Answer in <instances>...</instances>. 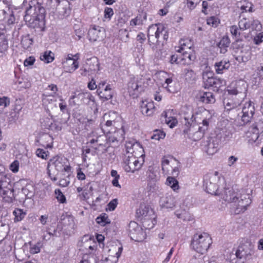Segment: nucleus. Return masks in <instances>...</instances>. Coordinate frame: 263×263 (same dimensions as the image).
I'll return each instance as SVG.
<instances>
[{"mask_svg": "<svg viewBox=\"0 0 263 263\" xmlns=\"http://www.w3.org/2000/svg\"><path fill=\"white\" fill-rule=\"evenodd\" d=\"M184 77L187 82L193 81L195 80L196 74L192 69H185L184 70Z\"/></svg>", "mask_w": 263, "mask_h": 263, "instance_id": "79ce46f5", "label": "nucleus"}, {"mask_svg": "<svg viewBox=\"0 0 263 263\" xmlns=\"http://www.w3.org/2000/svg\"><path fill=\"white\" fill-rule=\"evenodd\" d=\"M96 257L92 254H85L83 255L79 263H97Z\"/></svg>", "mask_w": 263, "mask_h": 263, "instance_id": "c03bdc74", "label": "nucleus"}, {"mask_svg": "<svg viewBox=\"0 0 263 263\" xmlns=\"http://www.w3.org/2000/svg\"><path fill=\"white\" fill-rule=\"evenodd\" d=\"M8 47V41L5 35L3 34H0V52L3 53L6 51Z\"/></svg>", "mask_w": 263, "mask_h": 263, "instance_id": "49530a36", "label": "nucleus"}, {"mask_svg": "<svg viewBox=\"0 0 263 263\" xmlns=\"http://www.w3.org/2000/svg\"><path fill=\"white\" fill-rule=\"evenodd\" d=\"M137 214L139 217H141L144 227L147 226V223L151 220L153 222L152 218L151 217L153 214V211L148 206L141 205L137 211Z\"/></svg>", "mask_w": 263, "mask_h": 263, "instance_id": "a211bd4d", "label": "nucleus"}, {"mask_svg": "<svg viewBox=\"0 0 263 263\" xmlns=\"http://www.w3.org/2000/svg\"><path fill=\"white\" fill-rule=\"evenodd\" d=\"M202 79L205 87H212L214 90H218L219 88L225 84V82L213 76L211 71H204L202 73Z\"/></svg>", "mask_w": 263, "mask_h": 263, "instance_id": "9d476101", "label": "nucleus"}, {"mask_svg": "<svg viewBox=\"0 0 263 263\" xmlns=\"http://www.w3.org/2000/svg\"><path fill=\"white\" fill-rule=\"evenodd\" d=\"M172 78H167L165 79V82L163 84L162 86L164 88H165L167 91L170 92H173V90L171 88V86L169 85L172 83Z\"/></svg>", "mask_w": 263, "mask_h": 263, "instance_id": "bf43d9fd", "label": "nucleus"}, {"mask_svg": "<svg viewBox=\"0 0 263 263\" xmlns=\"http://www.w3.org/2000/svg\"><path fill=\"white\" fill-rule=\"evenodd\" d=\"M240 31L239 28H238L236 25L232 26L230 28L231 34L235 36H237V35H240Z\"/></svg>", "mask_w": 263, "mask_h": 263, "instance_id": "774afa93", "label": "nucleus"}, {"mask_svg": "<svg viewBox=\"0 0 263 263\" xmlns=\"http://www.w3.org/2000/svg\"><path fill=\"white\" fill-rule=\"evenodd\" d=\"M78 59V54H68L67 57L63 60V67L66 72L71 73L78 68L79 63L77 61Z\"/></svg>", "mask_w": 263, "mask_h": 263, "instance_id": "4468645a", "label": "nucleus"}, {"mask_svg": "<svg viewBox=\"0 0 263 263\" xmlns=\"http://www.w3.org/2000/svg\"><path fill=\"white\" fill-rule=\"evenodd\" d=\"M168 36V31L164 25L162 24H158V32L157 33H156L157 42H159V39H161L164 41L167 40Z\"/></svg>", "mask_w": 263, "mask_h": 263, "instance_id": "cd10ccee", "label": "nucleus"}, {"mask_svg": "<svg viewBox=\"0 0 263 263\" xmlns=\"http://www.w3.org/2000/svg\"><path fill=\"white\" fill-rule=\"evenodd\" d=\"M160 204L162 207L167 209L173 208L176 204L175 198L172 195L167 194L161 198Z\"/></svg>", "mask_w": 263, "mask_h": 263, "instance_id": "412c9836", "label": "nucleus"}, {"mask_svg": "<svg viewBox=\"0 0 263 263\" xmlns=\"http://www.w3.org/2000/svg\"><path fill=\"white\" fill-rule=\"evenodd\" d=\"M96 144L93 146V147L96 150L106 152L108 147V141L107 137L104 135H99L97 137V139L95 140Z\"/></svg>", "mask_w": 263, "mask_h": 263, "instance_id": "aec40b11", "label": "nucleus"}, {"mask_svg": "<svg viewBox=\"0 0 263 263\" xmlns=\"http://www.w3.org/2000/svg\"><path fill=\"white\" fill-rule=\"evenodd\" d=\"M220 145H221V144L214 137L213 139L209 141L207 145V153L210 155L214 154L217 152Z\"/></svg>", "mask_w": 263, "mask_h": 263, "instance_id": "bb28decb", "label": "nucleus"}, {"mask_svg": "<svg viewBox=\"0 0 263 263\" xmlns=\"http://www.w3.org/2000/svg\"><path fill=\"white\" fill-rule=\"evenodd\" d=\"M118 204V201L117 199H114L111 200L107 205V208L106 210H108L109 211H112L115 210Z\"/></svg>", "mask_w": 263, "mask_h": 263, "instance_id": "13d9d810", "label": "nucleus"}, {"mask_svg": "<svg viewBox=\"0 0 263 263\" xmlns=\"http://www.w3.org/2000/svg\"><path fill=\"white\" fill-rule=\"evenodd\" d=\"M97 137H99L96 132H92L88 136V143H89L91 144H95L96 143V140L97 139Z\"/></svg>", "mask_w": 263, "mask_h": 263, "instance_id": "052dcab7", "label": "nucleus"}, {"mask_svg": "<svg viewBox=\"0 0 263 263\" xmlns=\"http://www.w3.org/2000/svg\"><path fill=\"white\" fill-rule=\"evenodd\" d=\"M45 9L39 0H31L29 2L24 16L25 21L30 24L42 22L45 18Z\"/></svg>", "mask_w": 263, "mask_h": 263, "instance_id": "7ed1b4c3", "label": "nucleus"}, {"mask_svg": "<svg viewBox=\"0 0 263 263\" xmlns=\"http://www.w3.org/2000/svg\"><path fill=\"white\" fill-rule=\"evenodd\" d=\"M147 176L148 180L153 182L157 181L159 178L158 172L152 167H149L147 172Z\"/></svg>", "mask_w": 263, "mask_h": 263, "instance_id": "f704fd0d", "label": "nucleus"}, {"mask_svg": "<svg viewBox=\"0 0 263 263\" xmlns=\"http://www.w3.org/2000/svg\"><path fill=\"white\" fill-rule=\"evenodd\" d=\"M63 226L72 228L74 226V219L72 217L66 216L62 219Z\"/></svg>", "mask_w": 263, "mask_h": 263, "instance_id": "8fccbe9b", "label": "nucleus"}, {"mask_svg": "<svg viewBox=\"0 0 263 263\" xmlns=\"http://www.w3.org/2000/svg\"><path fill=\"white\" fill-rule=\"evenodd\" d=\"M32 43L33 40L29 35H26L22 37L21 44L25 49L29 48Z\"/></svg>", "mask_w": 263, "mask_h": 263, "instance_id": "a18cd8bd", "label": "nucleus"}, {"mask_svg": "<svg viewBox=\"0 0 263 263\" xmlns=\"http://www.w3.org/2000/svg\"><path fill=\"white\" fill-rule=\"evenodd\" d=\"M91 96L89 92H81L79 93L77 95H75L71 97L70 100L77 99L78 100V103H87L90 99Z\"/></svg>", "mask_w": 263, "mask_h": 263, "instance_id": "7c9ffc66", "label": "nucleus"}, {"mask_svg": "<svg viewBox=\"0 0 263 263\" xmlns=\"http://www.w3.org/2000/svg\"><path fill=\"white\" fill-rule=\"evenodd\" d=\"M200 101L206 104H212L215 102V99L213 93L205 92L200 96Z\"/></svg>", "mask_w": 263, "mask_h": 263, "instance_id": "473e14b6", "label": "nucleus"}, {"mask_svg": "<svg viewBox=\"0 0 263 263\" xmlns=\"http://www.w3.org/2000/svg\"><path fill=\"white\" fill-rule=\"evenodd\" d=\"M230 43V41L228 37H223L221 39L218 45L221 53L224 54L228 51V48L229 47Z\"/></svg>", "mask_w": 263, "mask_h": 263, "instance_id": "72a5a7b5", "label": "nucleus"}, {"mask_svg": "<svg viewBox=\"0 0 263 263\" xmlns=\"http://www.w3.org/2000/svg\"><path fill=\"white\" fill-rule=\"evenodd\" d=\"M35 154L38 157L45 160L47 159L49 155V152L48 151H45L41 148L37 149Z\"/></svg>", "mask_w": 263, "mask_h": 263, "instance_id": "5fc2aeb1", "label": "nucleus"}, {"mask_svg": "<svg viewBox=\"0 0 263 263\" xmlns=\"http://www.w3.org/2000/svg\"><path fill=\"white\" fill-rule=\"evenodd\" d=\"M98 95L104 100H108L112 98L113 95V91L109 84H107L105 88L98 93Z\"/></svg>", "mask_w": 263, "mask_h": 263, "instance_id": "c85d7f7f", "label": "nucleus"}, {"mask_svg": "<svg viewBox=\"0 0 263 263\" xmlns=\"http://www.w3.org/2000/svg\"><path fill=\"white\" fill-rule=\"evenodd\" d=\"M176 216L183 220H190V216L189 214L185 210L176 211L175 213Z\"/></svg>", "mask_w": 263, "mask_h": 263, "instance_id": "09e8293b", "label": "nucleus"}, {"mask_svg": "<svg viewBox=\"0 0 263 263\" xmlns=\"http://www.w3.org/2000/svg\"><path fill=\"white\" fill-rule=\"evenodd\" d=\"M117 122L115 121L107 120L104 123H101V127L104 134H111L116 133V129H117Z\"/></svg>", "mask_w": 263, "mask_h": 263, "instance_id": "5701e85b", "label": "nucleus"}, {"mask_svg": "<svg viewBox=\"0 0 263 263\" xmlns=\"http://www.w3.org/2000/svg\"><path fill=\"white\" fill-rule=\"evenodd\" d=\"M13 214L15 216V221H19L23 219L26 213L22 210L17 209L13 211Z\"/></svg>", "mask_w": 263, "mask_h": 263, "instance_id": "603ef678", "label": "nucleus"}, {"mask_svg": "<svg viewBox=\"0 0 263 263\" xmlns=\"http://www.w3.org/2000/svg\"><path fill=\"white\" fill-rule=\"evenodd\" d=\"M35 60L34 57L30 56L27 59H25V60L24 62V64L25 66H29L32 65Z\"/></svg>", "mask_w": 263, "mask_h": 263, "instance_id": "338daca9", "label": "nucleus"}, {"mask_svg": "<svg viewBox=\"0 0 263 263\" xmlns=\"http://www.w3.org/2000/svg\"><path fill=\"white\" fill-rule=\"evenodd\" d=\"M52 97H53V95L49 96L44 94L43 95L42 99L43 104L48 106V104H51L52 102L54 103L55 102V100L53 99Z\"/></svg>", "mask_w": 263, "mask_h": 263, "instance_id": "6e6d98bb", "label": "nucleus"}, {"mask_svg": "<svg viewBox=\"0 0 263 263\" xmlns=\"http://www.w3.org/2000/svg\"><path fill=\"white\" fill-rule=\"evenodd\" d=\"M218 173L215 172L214 174H207L203 178V187L204 190L208 193L217 196L219 194L218 182L219 181Z\"/></svg>", "mask_w": 263, "mask_h": 263, "instance_id": "423d86ee", "label": "nucleus"}, {"mask_svg": "<svg viewBox=\"0 0 263 263\" xmlns=\"http://www.w3.org/2000/svg\"><path fill=\"white\" fill-rule=\"evenodd\" d=\"M254 253L253 250L251 248L250 246L247 245H242L239 246L236 252V255L237 258L240 259L247 258L249 256L252 255Z\"/></svg>", "mask_w": 263, "mask_h": 263, "instance_id": "4be33fe9", "label": "nucleus"}, {"mask_svg": "<svg viewBox=\"0 0 263 263\" xmlns=\"http://www.w3.org/2000/svg\"><path fill=\"white\" fill-rule=\"evenodd\" d=\"M67 160L63 157L58 156H55L50 159L47 165L48 174L51 179L53 181L57 180V174L59 172L64 171L69 174L71 167L65 165ZM69 174L68 175L69 176Z\"/></svg>", "mask_w": 263, "mask_h": 263, "instance_id": "20e7f679", "label": "nucleus"}, {"mask_svg": "<svg viewBox=\"0 0 263 263\" xmlns=\"http://www.w3.org/2000/svg\"><path fill=\"white\" fill-rule=\"evenodd\" d=\"M246 91L245 83L241 85L239 83H238L236 87H229L228 89V93L232 96L231 98L224 100L225 109L227 110H231L238 107L246 97Z\"/></svg>", "mask_w": 263, "mask_h": 263, "instance_id": "f03ea898", "label": "nucleus"}, {"mask_svg": "<svg viewBox=\"0 0 263 263\" xmlns=\"http://www.w3.org/2000/svg\"><path fill=\"white\" fill-rule=\"evenodd\" d=\"M123 166L125 172L134 173L141 167L142 163L139 162L138 158L132 154V152L127 151L123 160Z\"/></svg>", "mask_w": 263, "mask_h": 263, "instance_id": "1a4fd4ad", "label": "nucleus"}, {"mask_svg": "<svg viewBox=\"0 0 263 263\" xmlns=\"http://www.w3.org/2000/svg\"><path fill=\"white\" fill-rule=\"evenodd\" d=\"M212 243V238L206 233L196 234L194 235L191 243L192 248L197 252L203 254Z\"/></svg>", "mask_w": 263, "mask_h": 263, "instance_id": "39448f33", "label": "nucleus"}, {"mask_svg": "<svg viewBox=\"0 0 263 263\" xmlns=\"http://www.w3.org/2000/svg\"><path fill=\"white\" fill-rule=\"evenodd\" d=\"M41 245L40 242L30 247V252L32 254H36L40 252Z\"/></svg>", "mask_w": 263, "mask_h": 263, "instance_id": "680f3d73", "label": "nucleus"}, {"mask_svg": "<svg viewBox=\"0 0 263 263\" xmlns=\"http://www.w3.org/2000/svg\"><path fill=\"white\" fill-rule=\"evenodd\" d=\"M213 110H204L200 117L202 119L201 122H198L197 126L195 130L198 129L194 135V140L195 141L198 140L203 137L204 132L208 130L209 126V122L214 115Z\"/></svg>", "mask_w": 263, "mask_h": 263, "instance_id": "0eeeda50", "label": "nucleus"}, {"mask_svg": "<svg viewBox=\"0 0 263 263\" xmlns=\"http://www.w3.org/2000/svg\"><path fill=\"white\" fill-rule=\"evenodd\" d=\"M238 26L240 30H246L251 27L250 21L246 18H242L238 22Z\"/></svg>", "mask_w": 263, "mask_h": 263, "instance_id": "37998d69", "label": "nucleus"}, {"mask_svg": "<svg viewBox=\"0 0 263 263\" xmlns=\"http://www.w3.org/2000/svg\"><path fill=\"white\" fill-rule=\"evenodd\" d=\"M234 132L230 127L217 129L216 130V136L214 138L221 144L228 143L233 138Z\"/></svg>", "mask_w": 263, "mask_h": 263, "instance_id": "f8f14e48", "label": "nucleus"}, {"mask_svg": "<svg viewBox=\"0 0 263 263\" xmlns=\"http://www.w3.org/2000/svg\"><path fill=\"white\" fill-rule=\"evenodd\" d=\"M207 24L213 27H216L219 23V21L215 16H211L207 18Z\"/></svg>", "mask_w": 263, "mask_h": 263, "instance_id": "4d7b16f0", "label": "nucleus"}, {"mask_svg": "<svg viewBox=\"0 0 263 263\" xmlns=\"http://www.w3.org/2000/svg\"><path fill=\"white\" fill-rule=\"evenodd\" d=\"M146 16L145 14H140L130 21V26H135L143 24L144 21L146 20Z\"/></svg>", "mask_w": 263, "mask_h": 263, "instance_id": "4c0bfd02", "label": "nucleus"}, {"mask_svg": "<svg viewBox=\"0 0 263 263\" xmlns=\"http://www.w3.org/2000/svg\"><path fill=\"white\" fill-rule=\"evenodd\" d=\"M165 136V134L164 132L160 130H156L154 132L153 135L151 136V138L152 139L159 141L161 139L164 138Z\"/></svg>", "mask_w": 263, "mask_h": 263, "instance_id": "3c124183", "label": "nucleus"}, {"mask_svg": "<svg viewBox=\"0 0 263 263\" xmlns=\"http://www.w3.org/2000/svg\"><path fill=\"white\" fill-rule=\"evenodd\" d=\"M62 0H48L47 4L51 8H56Z\"/></svg>", "mask_w": 263, "mask_h": 263, "instance_id": "0e129e2a", "label": "nucleus"}, {"mask_svg": "<svg viewBox=\"0 0 263 263\" xmlns=\"http://www.w3.org/2000/svg\"><path fill=\"white\" fill-rule=\"evenodd\" d=\"M117 122L115 121L107 120L104 123H101V127L104 134H111L116 133V129H117Z\"/></svg>", "mask_w": 263, "mask_h": 263, "instance_id": "b1692460", "label": "nucleus"}, {"mask_svg": "<svg viewBox=\"0 0 263 263\" xmlns=\"http://www.w3.org/2000/svg\"><path fill=\"white\" fill-rule=\"evenodd\" d=\"M158 32V24H153L150 26L148 29L147 37L149 45L157 43L156 33Z\"/></svg>", "mask_w": 263, "mask_h": 263, "instance_id": "a878e982", "label": "nucleus"}, {"mask_svg": "<svg viewBox=\"0 0 263 263\" xmlns=\"http://www.w3.org/2000/svg\"><path fill=\"white\" fill-rule=\"evenodd\" d=\"M178 49H176V51L179 53L180 59H179V61L180 65H188L191 64L194 61L195 56L193 53L186 51V49L190 50V47H186L184 43L180 42V46L178 47Z\"/></svg>", "mask_w": 263, "mask_h": 263, "instance_id": "9b49d317", "label": "nucleus"}, {"mask_svg": "<svg viewBox=\"0 0 263 263\" xmlns=\"http://www.w3.org/2000/svg\"><path fill=\"white\" fill-rule=\"evenodd\" d=\"M230 66L228 61L222 60L216 62L214 65L215 70L217 73L221 74L223 73L224 70L228 69Z\"/></svg>", "mask_w": 263, "mask_h": 263, "instance_id": "c756f323", "label": "nucleus"}, {"mask_svg": "<svg viewBox=\"0 0 263 263\" xmlns=\"http://www.w3.org/2000/svg\"><path fill=\"white\" fill-rule=\"evenodd\" d=\"M93 184L92 182H89L85 187V189L84 192L82 193L83 197L84 199H87L89 198V195L92 194V192L93 191Z\"/></svg>", "mask_w": 263, "mask_h": 263, "instance_id": "de8ad7c7", "label": "nucleus"}, {"mask_svg": "<svg viewBox=\"0 0 263 263\" xmlns=\"http://www.w3.org/2000/svg\"><path fill=\"white\" fill-rule=\"evenodd\" d=\"M117 133H119L120 135L115 136L114 134H113V135L109 137L108 140L110 142H114L115 141H121L124 139L125 132L122 126L120 128H119L117 130Z\"/></svg>", "mask_w": 263, "mask_h": 263, "instance_id": "e433bc0d", "label": "nucleus"}, {"mask_svg": "<svg viewBox=\"0 0 263 263\" xmlns=\"http://www.w3.org/2000/svg\"><path fill=\"white\" fill-rule=\"evenodd\" d=\"M19 162L16 160L12 162L10 165V170L13 173H17L18 171Z\"/></svg>", "mask_w": 263, "mask_h": 263, "instance_id": "69168bd1", "label": "nucleus"}, {"mask_svg": "<svg viewBox=\"0 0 263 263\" xmlns=\"http://www.w3.org/2000/svg\"><path fill=\"white\" fill-rule=\"evenodd\" d=\"M54 59V54L51 51H46L40 55V59L46 63H51Z\"/></svg>", "mask_w": 263, "mask_h": 263, "instance_id": "a19ab883", "label": "nucleus"}, {"mask_svg": "<svg viewBox=\"0 0 263 263\" xmlns=\"http://www.w3.org/2000/svg\"><path fill=\"white\" fill-rule=\"evenodd\" d=\"M145 79L142 77L132 79L128 84V90L130 95L134 96L143 90Z\"/></svg>", "mask_w": 263, "mask_h": 263, "instance_id": "2eb2a0df", "label": "nucleus"}, {"mask_svg": "<svg viewBox=\"0 0 263 263\" xmlns=\"http://www.w3.org/2000/svg\"><path fill=\"white\" fill-rule=\"evenodd\" d=\"M162 116L164 117V122L170 128H173L177 125L178 123L177 119L173 117H167V112L164 111L162 114Z\"/></svg>", "mask_w": 263, "mask_h": 263, "instance_id": "c9c22d12", "label": "nucleus"}, {"mask_svg": "<svg viewBox=\"0 0 263 263\" xmlns=\"http://www.w3.org/2000/svg\"><path fill=\"white\" fill-rule=\"evenodd\" d=\"M176 177L168 176L166 180V184L170 186L173 191H176L179 188V182L175 179Z\"/></svg>", "mask_w": 263, "mask_h": 263, "instance_id": "58836bf2", "label": "nucleus"}, {"mask_svg": "<svg viewBox=\"0 0 263 263\" xmlns=\"http://www.w3.org/2000/svg\"><path fill=\"white\" fill-rule=\"evenodd\" d=\"M251 27L252 30H260L261 29V24L257 20H253L252 22Z\"/></svg>", "mask_w": 263, "mask_h": 263, "instance_id": "e2e57ef3", "label": "nucleus"}, {"mask_svg": "<svg viewBox=\"0 0 263 263\" xmlns=\"http://www.w3.org/2000/svg\"><path fill=\"white\" fill-rule=\"evenodd\" d=\"M88 36L92 42L101 41L105 36V29L99 26H91L88 30Z\"/></svg>", "mask_w": 263, "mask_h": 263, "instance_id": "dca6fc26", "label": "nucleus"}, {"mask_svg": "<svg viewBox=\"0 0 263 263\" xmlns=\"http://www.w3.org/2000/svg\"><path fill=\"white\" fill-rule=\"evenodd\" d=\"M129 235L133 240L140 241L144 237L142 229L135 221H130L128 226Z\"/></svg>", "mask_w": 263, "mask_h": 263, "instance_id": "ddd939ff", "label": "nucleus"}, {"mask_svg": "<svg viewBox=\"0 0 263 263\" xmlns=\"http://www.w3.org/2000/svg\"><path fill=\"white\" fill-rule=\"evenodd\" d=\"M161 165L162 171L166 174L174 177H177L181 167L179 161L172 156H164L162 158Z\"/></svg>", "mask_w": 263, "mask_h": 263, "instance_id": "6e6552de", "label": "nucleus"}, {"mask_svg": "<svg viewBox=\"0 0 263 263\" xmlns=\"http://www.w3.org/2000/svg\"><path fill=\"white\" fill-rule=\"evenodd\" d=\"M251 59V52L248 49H243L240 54L237 55L235 59L239 62H247Z\"/></svg>", "mask_w": 263, "mask_h": 263, "instance_id": "2f4dec72", "label": "nucleus"}, {"mask_svg": "<svg viewBox=\"0 0 263 263\" xmlns=\"http://www.w3.org/2000/svg\"><path fill=\"white\" fill-rule=\"evenodd\" d=\"M217 196H220L226 203H234L237 209H240L239 212L246 210L251 202L249 194L244 190L238 192L233 187H227L220 191L219 194Z\"/></svg>", "mask_w": 263, "mask_h": 263, "instance_id": "f257e3e1", "label": "nucleus"}, {"mask_svg": "<svg viewBox=\"0 0 263 263\" xmlns=\"http://www.w3.org/2000/svg\"><path fill=\"white\" fill-rule=\"evenodd\" d=\"M254 105L252 104L250 101L244 104L242 108V115L241 116V121L244 124L250 121L254 114Z\"/></svg>", "mask_w": 263, "mask_h": 263, "instance_id": "f3484780", "label": "nucleus"}, {"mask_svg": "<svg viewBox=\"0 0 263 263\" xmlns=\"http://www.w3.org/2000/svg\"><path fill=\"white\" fill-rule=\"evenodd\" d=\"M87 65L89 66L88 70L96 71L99 70V62L96 58H93L87 60Z\"/></svg>", "mask_w": 263, "mask_h": 263, "instance_id": "ea45409f", "label": "nucleus"}, {"mask_svg": "<svg viewBox=\"0 0 263 263\" xmlns=\"http://www.w3.org/2000/svg\"><path fill=\"white\" fill-rule=\"evenodd\" d=\"M196 118L194 117L192 110L187 111V114L183 117L182 123L186 127L187 129L194 128L193 130H195V128L197 127L196 124L197 123Z\"/></svg>", "mask_w": 263, "mask_h": 263, "instance_id": "6ab92c4d", "label": "nucleus"}, {"mask_svg": "<svg viewBox=\"0 0 263 263\" xmlns=\"http://www.w3.org/2000/svg\"><path fill=\"white\" fill-rule=\"evenodd\" d=\"M140 107L141 111L143 115L151 116L154 112L155 106L152 102H148L146 101H143L141 102Z\"/></svg>", "mask_w": 263, "mask_h": 263, "instance_id": "393cba45", "label": "nucleus"}, {"mask_svg": "<svg viewBox=\"0 0 263 263\" xmlns=\"http://www.w3.org/2000/svg\"><path fill=\"white\" fill-rule=\"evenodd\" d=\"M55 197L57 200L61 203H64L66 202L65 196L63 195L60 190L57 189L55 190Z\"/></svg>", "mask_w": 263, "mask_h": 263, "instance_id": "864d4df0", "label": "nucleus"}]
</instances>
